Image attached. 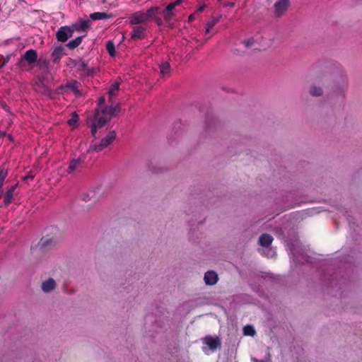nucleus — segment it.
<instances>
[{"label":"nucleus","instance_id":"obj_1","mask_svg":"<svg viewBox=\"0 0 362 362\" xmlns=\"http://www.w3.org/2000/svg\"><path fill=\"white\" fill-rule=\"evenodd\" d=\"M158 9L159 7L156 6L150 8L146 12L136 11L130 16L129 23L133 25L145 23L157 15Z\"/></svg>","mask_w":362,"mask_h":362},{"label":"nucleus","instance_id":"obj_2","mask_svg":"<svg viewBox=\"0 0 362 362\" xmlns=\"http://www.w3.org/2000/svg\"><path fill=\"white\" fill-rule=\"evenodd\" d=\"M110 121L100 113L99 107L95 108L94 117L91 121V134L93 137H95L98 129L103 127Z\"/></svg>","mask_w":362,"mask_h":362},{"label":"nucleus","instance_id":"obj_3","mask_svg":"<svg viewBox=\"0 0 362 362\" xmlns=\"http://www.w3.org/2000/svg\"><path fill=\"white\" fill-rule=\"evenodd\" d=\"M115 139L116 132L115 130L110 131L108 134L103 138L99 144L91 145L90 148L95 152H100L107 148Z\"/></svg>","mask_w":362,"mask_h":362},{"label":"nucleus","instance_id":"obj_4","mask_svg":"<svg viewBox=\"0 0 362 362\" xmlns=\"http://www.w3.org/2000/svg\"><path fill=\"white\" fill-rule=\"evenodd\" d=\"M290 5V0H277L274 4V16L277 18L282 17L288 11Z\"/></svg>","mask_w":362,"mask_h":362},{"label":"nucleus","instance_id":"obj_5","mask_svg":"<svg viewBox=\"0 0 362 362\" xmlns=\"http://www.w3.org/2000/svg\"><path fill=\"white\" fill-rule=\"evenodd\" d=\"M74 30L67 25L62 26L56 33L57 40L61 42H65L72 37Z\"/></svg>","mask_w":362,"mask_h":362},{"label":"nucleus","instance_id":"obj_6","mask_svg":"<svg viewBox=\"0 0 362 362\" xmlns=\"http://www.w3.org/2000/svg\"><path fill=\"white\" fill-rule=\"evenodd\" d=\"M120 111V104L117 103L115 105H110L109 106L105 107L102 110H100V113H102L109 121L112 117H115L117 112Z\"/></svg>","mask_w":362,"mask_h":362},{"label":"nucleus","instance_id":"obj_7","mask_svg":"<svg viewBox=\"0 0 362 362\" xmlns=\"http://www.w3.org/2000/svg\"><path fill=\"white\" fill-rule=\"evenodd\" d=\"M204 343L208 346V347L211 350L214 351L217 349H220L221 346V339L216 337H213L211 336H206L204 339Z\"/></svg>","mask_w":362,"mask_h":362},{"label":"nucleus","instance_id":"obj_8","mask_svg":"<svg viewBox=\"0 0 362 362\" xmlns=\"http://www.w3.org/2000/svg\"><path fill=\"white\" fill-rule=\"evenodd\" d=\"M146 28L144 25H138L133 28L130 35L131 39L138 40L144 39L146 36Z\"/></svg>","mask_w":362,"mask_h":362},{"label":"nucleus","instance_id":"obj_9","mask_svg":"<svg viewBox=\"0 0 362 362\" xmlns=\"http://www.w3.org/2000/svg\"><path fill=\"white\" fill-rule=\"evenodd\" d=\"M77 70L82 71L83 75L90 76L96 73L97 69L95 68H90L88 63L84 61H79L76 64Z\"/></svg>","mask_w":362,"mask_h":362},{"label":"nucleus","instance_id":"obj_10","mask_svg":"<svg viewBox=\"0 0 362 362\" xmlns=\"http://www.w3.org/2000/svg\"><path fill=\"white\" fill-rule=\"evenodd\" d=\"M18 184H15L6 190L4 196V206H8L12 202Z\"/></svg>","mask_w":362,"mask_h":362},{"label":"nucleus","instance_id":"obj_11","mask_svg":"<svg viewBox=\"0 0 362 362\" xmlns=\"http://www.w3.org/2000/svg\"><path fill=\"white\" fill-rule=\"evenodd\" d=\"M65 87L66 90H71L77 97L81 96L82 95V93L80 90L81 85L77 81L71 80L67 81V83L65 84Z\"/></svg>","mask_w":362,"mask_h":362},{"label":"nucleus","instance_id":"obj_12","mask_svg":"<svg viewBox=\"0 0 362 362\" xmlns=\"http://www.w3.org/2000/svg\"><path fill=\"white\" fill-rule=\"evenodd\" d=\"M22 57L29 64H33L37 60V51L33 49L27 50Z\"/></svg>","mask_w":362,"mask_h":362},{"label":"nucleus","instance_id":"obj_13","mask_svg":"<svg viewBox=\"0 0 362 362\" xmlns=\"http://www.w3.org/2000/svg\"><path fill=\"white\" fill-rule=\"evenodd\" d=\"M64 55V47L62 45H59L53 49L52 52V62L54 64L59 62L60 59Z\"/></svg>","mask_w":362,"mask_h":362},{"label":"nucleus","instance_id":"obj_14","mask_svg":"<svg viewBox=\"0 0 362 362\" xmlns=\"http://www.w3.org/2000/svg\"><path fill=\"white\" fill-rule=\"evenodd\" d=\"M204 279L206 285H214L218 279L217 274L214 271L206 272Z\"/></svg>","mask_w":362,"mask_h":362},{"label":"nucleus","instance_id":"obj_15","mask_svg":"<svg viewBox=\"0 0 362 362\" xmlns=\"http://www.w3.org/2000/svg\"><path fill=\"white\" fill-rule=\"evenodd\" d=\"M55 281L52 278H49L47 281H45L42 283L41 288L44 292L48 293L53 290L55 288Z\"/></svg>","mask_w":362,"mask_h":362},{"label":"nucleus","instance_id":"obj_16","mask_svg":"<svg viewBox=\"0 0 362 362\" xmlns=\"http://www.w3.org/2000/svg\"><path fill=\"white\" fill-rule=\"evenodd\" d=\"M273 241V238L271 235L267 233H264L260 235L259 238V243L260 245L263 247L269 246Z\"/></svg>","mask_w":362,"mask_h":362},{"label":"nucleus","instance_id":"obj_17","mask_svg":"<svg viewBox=\"0 0 362 362\" xmlns=\"http://www.w3.org/2000/svg\"><path fill=\"white\" fill-rule=\"evenodd\" d=\"M55 243L54 240L52 237L49 235H46L41 238L38 245L41 249L45 248L47 247L51 246Z\"/></svg>","mask_w":362,"mask_h":362},{"label":"nucleus","instance_id":"obj_18","mask_svg":"<svg viewBox=\"0 0 362 362\" xmlns=\"http://www.w3.org/2000/svg\"><path fill=\"white\" fill-rule=\"evenodd\" d=\"M111 16L106 12H95L90 15V18L93 21L105 20Z\"/></svg>","mask_w":362,"mask_h":362},{"label":"nucleus","instance_id":"obj_19","mask_svg":"<svg viewBox=\"0 0 362 362\" xmlns=\"http://www.w3.org/2000/svg\"><path fill=\"white\" fill-rule=\"evenodd\" d=\"M83 36H79L76 37L75 39L70 40L66 45V47L69 48V49H74L75 48L78 47L83 40Z\"/></svg>","mask_w":362,"mask_h":362},{"label":"nucleus","instance_id":"obj_20","mask_svg":"<svg viewBox=\"0 0 362 362\" xmlns=\"http://www.w3.org/2000/svg\"><path fill=\"white\" fill-rule=\"evenodd\" d=\"M81 162L80 159H74L72 160L69 165V173L73 172L78 168H81Z\"/></svg>","mask_w":362,"mask_h":362},{"label":"nucleus","instance_id":"obj_21","mask_svg":"<svg viewBox=\"0 0 362 362\" xmlns=\"http://www.w3.org/2000/svg\"><path fill=\"white\" fill-rule=\"evenodd\" d=\"M170 71V65L168 62H164L160 65V73L163 76L168 74Z\"/></svg>","mask_w":362,"mask_h":362},{"label":"nucleus","instance_id":"obj_22","mask_svg":"<svg viewBox=\"0 0 362 362\" xmlns=\"http://www.w3.org/2000/svg\"><path fill=\"white\" fill-rule=\"evenodd\" d=\"M243 334L245 336L254 337L256 334V331L253 326L246 325L243 327Z\"/></svg>","mask_w":362,"mask_h":362},{"label":"nucleus","instance_id":"obj_23","mask_svg":"<svg viewBox=\"0 0 362 362\" xmlns=\"http://www.w3.org/2000/svg\"><path fill=\"white\" fill-rule=\"evenodd\" d=\"M79 23H80L79 28H76L77 31L86 30L90 26V20H81L79 21Z\"/></svg>","mask_w":362,"mask_h":362},{"label":"nucleus","instance_id":"obj_24","mask_svg":"<svg viewBox=\"0 0 362 362\" xmlns=\"http://www.w3.org/2000/svg\"><path fill=\"white\" fill-rule=\"evenodd\" d=\"M119 88V83H115L111 86L110 89L108 91V94L110 98L115 96Z\"/></svg>","mask_w":362,"mask_h":362},{"label":"nucleus","instance_id":"obj_25","mask_svg":"<svg viewBox=\"0 0 362 362\" xmlns=\"http://www.w3.org/2000/svg\"><path fill=\"white\" fill-rule=\"evenodd\" d=\"M182 2V0H176L174 2L170 3L163 10V12H170L173 10L177 6H179Z\"/></svg>","mask_w":362,"mask_h":362},{"label":"nucleus","instance_id":"obj_26","mask_svg":"<svg viewBox=\"0 0 362 362\" xmlns=\"http://www.w3.org/2000/svg\"><path fill=\"white\" fill-rule=\"evenodd\" d=\"M106 49L111 57H114L115 55V47L112 41H108L107 42Z\"/></svg>","mask_w":362,"mask_h":362},{"label":"nucleus","instance_id":"obj_27","mask_svg":"<svg viewBox=\"0 0 362 362\" xmlns=\"http://www.w3.org/2000/svg\"><path fill=\"white\" fill-rule=\"evenodd\" d=\"M218 22V18H213L211 21H209L206 24L205 33L207 34L214 28V26Z\"/></svg>","mask_w":362,"mask_h":362},{"label":"nucleus","instance_id":"obj_28","mask_svg":"<svg viewBox=\"0 0 362 362\" xmlns=\"http://www.w3.org/2000/svg\"><path fill=\"white\" fill-rule=\"evenodd\" d=\"M310 94L313 96H320L322 94V90L321 88L314 86L310 88Z\"/></svg>","mask_w":362,"mask_h":362},{"label":"nucleus","instance_id":"obj_29","mask_svg":"<svg viewBox=\"0 0 362 362\" xmlns=\"http://www.w3.org/2000/svg\"><path fill=\"white\" fill-rule=\"evenodd\" d=\"M10 59H11L10 54L6 55V57L1 56V60H0V62H1L0 69H2L4 66H5L6 65V64L9 62Z\"/></svg>","mask_w":362,"mask_h":362},{"label":"nucleus","instance_id":"obj_30","mask_svg":"<svg viewBox=\"0 0 362 362\" xmlns=\"http://www.w3.org/2000/svg\"><path fill=\"white\" fill-rule=\"evenodd\" d=\"M243 44L245 45L246 48H250L255 46V41L253 38H250L247 40H244Z\"/></svg>","mask_w":362,"mask_h":362},{"label":"nucleus","instance_id":"obj_31","mask_svg":"<svg viewBox=\"0 0 362 362\" xmlns=\"http://www.w3.org/2000/svg\"><path fill=\"white\" fill-rule=\"evenodd\" d=\"M27 62L23 58V57H21L18 63H17V66L22 70V71H24V70H27L26 69V66H25V63Z\"/></svg>","mask_w":362,"mask_h":362},{"label":"nucleus","instance_id":"obj_32","mask_svg":"<svg viewBox=\"0 0 362 362\" xmlns=\"http://www.w3.org/2000/svg\"><path fill=\"white\" fill-rule=\"evenodd\" d=\"M7 176V171L4 170H0V187H3L4 180L6 179Z\"/></svg>","mask_w":362,"mask_h":362},{"label":"nucleus","instance_id":"obj_33","mask_svg":"<svg viewBox=\"0 0 362 362\" xmlns=\"http://www.w3.org/2000/svg\"><path fill=\"white\" fill-rule=\"evenodd\" d=\"M56 91L58 94H64L67 91V90L66 89L65 85H62L57 88Z\"/></svg>","mask_w":362,"mask_h":362},{"label":"nucleus","instance_id":"obj_34","mask_svg":"<svg viewBox=\"0 0 362 362\" xmlns=\"http://www.w3.org/2000/svg\"><path fill=\"white\" fill-rule=\"evenodd\" d=\"M77 121H78V116L76 115L74 117H73L72 118L69 119L68 124L71 126V125H74L75 123H76Z\"/></svg>","mask_w":362,"mask_h":362},{"label":"nucleus","instance_id":"obj_35","mask_svg":"<svg viewBox=\"0 0 362 362\" xmlns=\"http://www.w3.org/2000/svg\"><path fill=\"white\" fill-rule=\"evenodd\" d=\"M163 15H164V18L165 21H170L172 17H173V14L170 13V12H163Z\"/></svg>","mask_w":362,"mask_h":362},{"label":"nucleus","instance_id":"obj_36","mask_svg":"<svg viewBox=\"0 0 362 362\" xmlns=\"http://www.w3.org/2000/svg\"><path fill=\"white\" fill-rule=\"evenodd\" d=\"M105 96H101L98 99V106H102V105H103L105 104Z\"/></svg>","mask_w":362,"mask_h":362},{"label":"nucleus","instance_id":"obj_37","mask_svg":"<svg viewBox=\"0 0 362 362\" xmlns=\"http://www.w3.org/2000/svg\"><path fill=\"white\" fill-rule=\"evenodd\" d=\"M6 136V133L5 132H3V131L0 130V136L1 137H4Z\"/></svg>","mask_w":362,"mask_h":362},{"label":"nucleus","instance_id":"obj_38","mask_svg":"<svg viewBox=\"0 0 362 362\" xmlns=\"http://www.w3.org/2000/svg\"><path fill=\"white\" fill-rule=\"evenodd\" d=\"M194 19V15L193 14H191L189 18H188V21H192Z\"/></svg>","mask_w":362,"mask_h":362},{"label":"nucleus","instance_id":"obj_39","mask_svg":"<svg viewBox=\"0 0 362 362\" xmlns=\"http://www.w3.org/2000/svg\"><path fill=\"white\" fill-rule=\"evenodd\" d=\"M156 23H157L158 25H160V24H162V21H161V19H160V18H156Z\"/></svg>","mask_w":362,"mask_h":362},{"label":"nucleus","instance_id":"obj_40","mask_svg":"<svg viewBox=\"0 0 362 362\" xmlns=\"http://www.w3.org/2000/svg\"><path fill=\"white\" fill-rule=\"evenodd\" d=\"M7 137H8V139L10 141H13V137H12V136H11V134H8V135L7 136Z\"/></svg>","mask_w":362,"mask_h":362},{"label":"nucleus","instance_id":"obj_41","mask_svg":"<svg viewBox=\"0 0 362 362\" xmlns=\"http://www.w3.org/2000/svg\"><path fill=\"white\" fill-rule=\"evenodd\" d=\"M28 177L30 178V179L33 178V177L32 175H28V176L25 177L24 179H27Z\"/></svg>","mask_w":362,"mask_h":362},{"label":"nucleus","instance_id":"obj_42","mask_svg":"<svg viewBox=\"0 0 362 362\" xmlns=\"http://www.w3.org/2000/svg\"><path fill=\"white\" fill-rule=\"evenodd\" d=\"M7 107H8V106H7L6 105H5V106L4 107V108L5 110H7Z\"/></svg>","mask_w":362,"mask_h":362},{"label":"nucleus","instance_id":"obj_43","mask_svg":"<svg viewBox=\"0 0 362 362\" xmlns=\"http://www.w3.org/2000/svg\"><path fill=\"white\" fill-rule=\"evenodd\" d=\"M256 362H265V361L263 360H261V361H256Z\"/></svg>","mask_w":362,"mask_h":362},{"label":"nucleus","instance_id":"obj_44","mask_svg":"<svg viewBox=\"0 0 362 362\" xmlns=\"http://www.w3.org/2000/svg\"><path fill=\"white\" fill-rule=\"evenodd\" d=\"M199 11H202V7H200V8H199Z\"/></svg>","mask_w":362,"mask_h":362}]
</instances>
